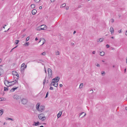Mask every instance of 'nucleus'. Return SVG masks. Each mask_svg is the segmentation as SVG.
Wrapping results in <instances>:
<instances>
[{
    "label": "nucleus",
    "instance_id": "1",
    "mask_svg": "<svg viewBox=\"0 0 127 127\" xmlns=\"http://www.w3.org/2000/svg\"><path fill=\"white\" fill-rule=\"evenodd\" d=\"M38 117L39 119L42 121H44L46 119V117L44 116V115L43 113L38 114Z\"/></svg>",
    "mask_w": 127,
    "mask_h": 127
},
{
    "label": "nucleus",
    "instance_id": "2",
    "mask_svg": "<svg viewBox=\"0 0 127 127\" xmlns=\"http://www.w3.org/2000/svg\"><path fill=\"white\" fill-rule=\"evenodd\" d=\"M60 79L59 77L57 76L56 77L54 78L52 80V82H58Z\"/></svg>",
    "mask_w": 127,
    "mask_h": 127
},
{
    "label": "nucleus",
    "instance_id": "3",
    "mask_svg": "<svg viewBox=\"0 0 127 127\" xmlns=\"http://www.w3.org/2000/svg\"><path fill=\"white\" fill-rule=\"evenodd\" d=\"M44 106H43L41 105L40 106L39 109H38L37 110L39 111L40 112H42L44 110Z\"/></svg>",
    "mask_w": 127,
    "mask_h": 127
},
{
    "label": "nucleus",
    "instance_id": "4",
    "mask_svg": "<svg viewBox=\"0 0 127 127\" xmlns=\"http://www.w3.org/2000/svg\"><path fill=\"white\" fill-rule=\"evenodd\" d=\"M48 76L49 77H51L52 74V71L50 68H48Z\"/></svg>",
    "mask_w": 127,
    "mask_h": 127
},
{
    "label": "nucleus",
    "instance_id": "5",
    "mask_svg": "<svg viewBox=\"0 0 127 127\" xmlns=\"http://www.w3.org/2000/svg\"><path fill=\"white\" fill-rule=\"evenodd\" d=\"M13 82H9L7 80H5L4 81V84L7 87H9V86L8 85L9 83H12Z\"/></svg>",
    "mask_w": 127,
    "mask_h": 127
},
{
    "label": "nucleus",
    "instance_id": "6",
    "mask_svg": "<svg viewBox=\"0 0 127 127\" xmlns=\"http://www.w3.org/2000/svg\"><path fill=\"white\" fill-rule=\"evenodd\" d=\"M21 102L23 104H25L27 103V100L26 99L23 98L21 100Z\"/></svg>",
    "mask_w": 127,
    "mask_h": 127
},
{
    "label": "nucleus",
    "instance_id": "7",
    "mask_svg": "<svg viewBox=\"0 0 127 127\" xmlns=\"http://www.w3.org/2000/svg\"><path fill=\"white\" fill-rule=\"evenodd\" d=\"M41 29L43 30H45L47 29L46 26L44 25H43L41 26Z\"/></svg>",
    "mask_w": 127,
    "mask_h": 127
},
{
    "label": "nucleus",
    "instance_id": "8",
    "mask_svg": "<svg viewBox=\"0 0 127 127\" xmlns=\"http://www.w3.org/2000/svg\"><path fill=\"white\" fill-rule=\"evenodd\" d=\"M13 97L14 99L16 100L18 99L20 97L19 96L17 95H15L13 96Z\"/></svg>",
    "mask_w": 127,
    "mask_h": 127
},
{
    "label": "nucleus",
    "instance_id": "9",
    "mask_svg": "<svg viewBox=\"0 0 127 127\" xmlns=\"http://www.w3.org/2000/svg\"><path fill=\"white\" fill-rule=\"evenodd\" d=\"M51 85H53L55 87H57L58 85V83L57 82H51Z\"/></svg>",
    "mask_w": 127,
    "mask_h": 127
},
{
    "label": "nucleus",
    "instance_id": "10",
    "mask_svg": "<svg viewBox=\"0 0 127 127\" xmlns=\"http://www.w3.org/2000/svg\"><path fill=\"white\" fill-rule=\"evenodd\" d=\"M110 31L111 32V34H113L114 33V29L113 27H111L110 30Z\"/></svg>",
    "mask_w": 127,
    "mask_h": 127
},
{
    "label": "nucleus",
    "instance_id": "11",
    "mask_svg": "<svg viewBox=\"0 0 127 127\" xmlns=\"http://www.w3.org/2000/svg\"><path fill=\"white\" fill-rule=\"evenodd\" d=\"M36 12V10L35 9H33L32 11V13L33 15L35 14Z\"/></svg>",
    "mask_w": 127,
    "mask_h": 127
},
{
    "label": "nucleus",
    "instance_id": "12",
    "mask_svg": "<svg viewBox=\"0 0 127 127\" xmlns=\"http://www.w3.org/2000/svg\"><path fill=\"white\" fill-rule=\"evenodd\" d=\"M18 87H16L15 88H13L12 89L10 90V92H12L14 91L15 90L17 89L18 88Z\"/></svg>",
    "mask_w": 127,
    "mask_h": 127
},
{
    "label": "nucleus",
    "instance_id": "13",
    "mask_svg": "<svg viewBox=\"0 0 127 127\" xmlns=\"http://www.w3.org/2000/svg\"><path fill=\"white\" fill-rule=\"evenodd\" d=\"M104 39L103 38H100L99 39L97 40V41L98 42H102L103 41Z\"/></svg>",
    "mask_w": 127,
    "mask_h": 127
},
{
    "label": "nucleus",
    "instance_id": "14",
    "mask_svg": "<svg viewBox=\"0 0 127 127\" xmlns=\"http://www.w3.org/2000/svg\"><path fill=\"white\" fill-rule=\"evenodd\" d=\"M3 73V69L1 68H0V76Z\"/></svg>",
    "mask_w": 127,
    "mask_h": 127
},
{
    "label": "nucleus",
    "instance_id": "15",
    "mask_svg": "<svg viewBox=\"0 0 127 127\" xmlns=\"http://www.w3.org/2000/svg\"><path fill=\"white\" fill-rule=\"evenodd\" d=\"M40 104L39 103H38L36 105V109L37 110H38V109H39L40 106Z\"/></svg>",
    "mask_w": 127,
    "mask_h": 127
},
{
    "label": "nucleus",
    "instance_id": "16",
    "mask_svg": "<svg viewBox=\"0 0 127 127\" xmlns=\"http://www.w3.org/2000/svg\"><path fill=\"white\" fill-rule=\"evenodd\" d=\"M62 114V112H59V113L57 115V116L58 118L59 117H60L61 116Z\"/></svg>",
    "mask_w": 127,
    "mask_h": 127
},
{
    "label": "nucleus",
    "instance_id": "17",
    "mask_svg": "<svg viewBox=\"0 0 127 127\" xmlns=\"http://www.w3.org/2000/svg\"><path fill=\"white\" fill-rule=\"evenodd\" d=\"M3 111L2 110H0V116H1L3 113Z\"/></svg>",
    "mask_w": 127,
    "mask_h": 127
},
{
    "label": "nucleus",
    "instance_id": "18",
    "mask_svg": "<svg viewBox=\"0 0 127 127\" xmlns=\"http://www.w3.org/2000/svg\"><path fill=\"white\" fill-rule=\"evenodd\" d=\"M105 54V53L104 52H100V55L102 56H103Z\"/></svg>",
    "mask_w": 127,
    "mask_h": 127
},
{
    "label": "nucleus",
    "instance_id": "19",
    "mask_svg": "<svg viewBox=\"0 0 127 127\" xmlns=\"http://www.w3.org/2000/svg\"><path fill=\"white\" fill-rule=\"evenodd\" d=\"M34 123L35 124V125L33 124V126L34 125V126H36L38 125L39 124V122L38 121L37 122H34Z\"/></svg>",
    "mask_w": 127,
    "mask_h": 127
},
{
    "label": "nucleus",
    "instance_id": "20",
    "mask_svg": "<svg viewBox=\"0 0 127 127\" xmlns=\"http://www.w3.org/2000/svg\"><path fill=\"white\" fill-rule=\"evenodd\" d=\"M12 74H13V75H17V72L16 71H13L12 72Z\"/></svg>",
    "mask_w": 127,
    "mask_h": 127
},
{
    "label": "nucleus",
    "instance_id": "21",
    "mask_svg": "<svg viewBox=\"0 0 127 127\" xmlns=\"http://www.w3.org/2000/svg\"><path fill=\"white\" fill-rule=\"evenodd\" d=\"M4 91H8V87H4Z\"/></svg>",
    "mask_w": 127,
    "mask_h": 127
},
{
    "label": "nucleus",
    "instance_id": "22",
    "mask_svg": "<svg viewBox=\"0 0 127 127\" xmlns=\"http://www.w3.org/2000/svg\"><path fill=\"white\" fill-rule=\"evenodd\" d=\"M101 75L102 76H104L105 74V72L103 71H102L101 72Z\"/></svg>",
    "mask_w": 127,
    "mask_h": 127
},
{
    "label": "nucleus",
    "instance_id": "23",
    "mask_svg": "<svg viewBox=\"0 0 127 127\" xmlns=\"http://www.w3.org/2000/svg\"><path fill=\"white\" fill-rule=\"evenodd\" d=\"M29 45V42H26L24 45L26 46H28Z\"/></svg>",
    "mask_w": 127,
    "mask_h": 127
},
{
    "label": "nucleus",
    "instance_id": "24",
    "mask_svg": "<svg viewBox=\"0 0 127 127\" xmlns=\"http://www.w3.org/2000/svg\"><path fill=\"white\" fill-rule=\"evenodd\" d=\"M35 5L34 4H32L31 5V7L32 8H33L35 7Z\"/></svg>",
    "mask_w": 127,
    "mask_h": 127
},
{
    "label": "nucleus",
    "instance_id": "25",
    "mask_svg": "<svg viewBox=\"0 0 127 127\" xmlns=\"http://www.w3.org/2000/svg\"><path fill=\"white\" fill-rule=\"evenodd\" d=\"M6 120H11V121H12L13 120V119L11 118H8V117L6 118Z\"/></svg>",
    "mask_w": 127,
    "mask_h": 127
},
{
    "label": "nucleus",
    "instance_id": "26",
    "mask_svg": "<svg viewBox=\"0 0 127 127\" xmlns=\"http://www.w3.org/2000/svg\"><path fill=\"white\" fill-rule=\"evenodd\" d=\"M85 113V114L84 116H82V117H84L86 115V114L85 113H84V112H82L80 113V116L81 115H82V114H84Z\"/></svg>",
    "mask_w": 127,
    "mask_h": 127
},
{
    "label": "nucleus",
    "instance_id": "27",
    "mask_svg": "<svg viewBox=\"0 0 127 127\" xmlns=\"http://www.w3.org/2000/svg\"><path fill=\"white\" fill-rule=\"evenodd\" d=\"M83 86V83H81L80 85L79 88H82Z\"/></svg>",
    "mask_w": 127,
    "mask_h": 127
},
{
    "label": "nucleus",
    "instance_id": "28",
    "mask_svg": "<svg viewBox=\"0 0 127 127\" xmlns=\"http://www.w3.org/2000/svg\"><path fill=\"white\" fill-rule=\"evenodd\" d=\"M41 26H39V27L37 28V30L38 31H40V30H42L41 29Z\"/></svg>",
    "mask_w": 127,
    "mask_h": 127
},
{
    "label": "nucleus",
    "instance_id": "29",
    "mask_svg": "<svg viewBox=\"0 0 127 127\" xmlns=\"http://www.w3.org/2000/svg\"><path fill=\"white\" fill-rule=\"evenodd\" d=\"M19 41V40H16V42L15 43V44L16 45L17 44H18V43Z\"/></svg>",
    "mask_w": 127,
    "mask_h": 127
},
{
    "label": "nucleus",
    "instance_id": "30",
    "mask_svg": "<svg viewBox=\"0 0 127 127\" xmlns=\"http://www.w3.org/2000/svg\"><path fill=\"white\" fill-rule=\"evenodd\" d=\"M56 55H59L60 54V52L59 51H57L56 52Z\"/></svg>",
    "mask_w": 127,
    "mask_h": 127
},
{
    "label": "nucleus",
    "instance_id": "31",
    "mask_svg": "<svg viewBox=\"0 0 127 127\" xmlns=\"http://www.w3.org/2000/svg\"><path fill=\"white\" fill-rule=\"evenodd\" d=\"M25 69L24 68V67H23L22 68H21V71L22 72Z\"/></svg>",
    "mask_w": 127,
    "mask_h": 127
},
{
    "label": "nucleus",
    "instance_id": "32",
    "mask_svg": "<svg viewBox=\"0 0 127 127\" xmlns=\"http://www.w3.org/2000/svg\"><path fill=\"white\" fill-rule=\"evenodd\" d=\"M66 4L65 3H64L62 4V5L61 6V7L62 8L63 7H64L65 6Z\"/></svg>",
    "mask_w": 127,
    "mask_h": 127
},
{
    "label": "nucleus",
    "instance_id": "33",
    "mask_svg": "<svg viewBox=\"0 0 127 127\" xmlns=\"http://www.w3.org/2000/svg\"><path fill=\"white\" fill-rule=\"evenodd\" d=\"M40 0H34V1L36 3L38 2Z\"/></svg>",
    "mask_w": 127,
    "mask_h": 127
},
{
    "label": "nucleus",
    "instance_id": "34",
    "mask_svg": "<svg viewBox=\"0 0 127 127\" xmlns=\"http://www.w3.org/2000/svg\"><path fill=\"white\" fill-rule=\"evenodd\" d=\"M25 65V64L24 63H23V64H22L21 65V68H22L23 67H24V65Z\"/></svg>",
    "mask_w": 127,
    "mask_h": 127
},
{
    "label": "nucleus",
    "instance_id": "35",
    "mask_svg": "<svg viewBox=\"0 0 127 127\" xmlns=\"http://www.w3.org/2000/svg\"><path fill=\"white\" fill-rule=\"evenodd\" d=\"M18 46V45H17V46H16L15 47L13 48H12V49H11V50L10 51V52H12L13 49H15V48H16Z\"/></svg>",
    "mask_w": 127,
    "mask_h": 127
},
{
    "label": "nucleus",
    "instance_id": "36",
    "mask_svg": "<svg viewBox=\"0 0 127 127\" xmlns=\"http://www.w3.org/2000/svg\"><path fill=\"white\" fill-rule=\"evenodd\" d=\"M46 54V53L45 52H44L41 53V55H45Z\"/></svg>",
    "mask_w": 127,
    "mask_h": 127
},
{
    "label": "nucleus",
    "instance_id": "37",
    "mask_svg": "<svg viewBox=\"0 0 127 127\" xmlns=\"http://www.w3.org/2000/svg\"><path fill=\"white\" fill-rule=\"evenodd\" d=\"M29 37H28L26 39V41H28L29 40Z\"/></svg>",
    "mask_w": 127,
    "mask_h": 127
},
{
    "label": "nucleus",
    "instance_id": "38",
    "mask_svg": "<svg viewBox=\"0 0 127 127\" xmlns=\"http://www.w3.org/2000/svg\"><path fill=\"white\" fill-rule=\"evenodd\" d=\"M48 92L46 94V96L45 97V98L47 97L48 96Z\"/></svg>",
    "mask_w": 127,
    "mask_h": 127
},
{
    "label": "nucleus",
    "instance_id": "39",
    "mask_svg": "<svg viewBox=\"0 0 127 127\" xmlns=\"http://www.w3.org/2000/svg\"><path fill=\"white\" fill-rule=\"evenodd\" d=\"M44 40V38H40V41H39V43L40 42H41V40Z\"/></svg>",
    "mask_w": 127,
    "mask_h": 127
},
{
    "label": "nucleus",
    "instance_id": "40",
    "mask_svg": "<svg viewBox=\"0 0 127 127\" xmlns=\"http://www.w3.org/2000/svg\"><path fill=\"white\" fill-rule=\"evenodd\" d=\"M44 40V41L43 42V44L41 45H42L44 43L46 42V40Z\"/></svg>",
    "mask_w": 127,
    "mask_h": 127
},
{
    "label": "nucleus",
    "instance_id": "41",
    "mask_svg": "<svg viewBox=\"0 0 127 127\" xmlns=\"http://www.w3.org/2000/svg\"><path fill=\"white\" fill-rule=\"evenodd\" d=\"M90 91L91 92V93H93V90H90Z\"/></svg>",
    "mask_w": 127,
    "mask_h": 127
},
{
    "label": "nucleus",
    "instance_id": "42",
    "mask_svg": "<svg viewBox=\"0 0 127 127\" xmlns=\"http://www.w3.org/2000/svg\"><path fill=\"white\" fill-rule=\"evenodd\" d=\"M106 47L107 48H108L109 47V45L108 44H107Z\"/></svg>",
    "mask_w": 127,
    "mask_h": 127
},
{
    "label": "nucleus",
    "instance_id": "43",
    "mask_svg": "<svg viewBox=\"0 0 127 127\" xmlns=\"http://www.w3.org/2000/svg\"><path fill=\"white\" fill-rule=\"evenodd\" d=\"M95 65L96 66H98V67H100V65L98 64H95Z\"/></svg>",
    "mask_w": 127,
    "mask_h": 127
},
{
    "label": "nucleus",
    "instance_id": "44",
    "mask_svg": "<svg viewBox=\"0 0 127 127\" xmlns=\"http://www.w3.org/2000/svg\"><path fill=\"white\" fill-rule=\"evenodd\" d=\"M45 81H46L44 79V81L43 82V84L44 85V84H45Z\"/></svg>",
    "mask_w": 127,
    "mask_h": 127
},
{
    "label": "nucleus",
    "instance_id": "45",
    "mask_svg": "<svg viewBox=\"0 0 127 127\" xmlns=\"http://www.w3.org/2000/svg\"><path fill=\"white\" fill-rule=\"evenodd\" d=\"M50 90H53V88L52 87H51L50 88Z\"/></svg>",
    "mask_w": 127,
    "mask_h": 127
},
{
    "label": "nucleus",
    "instance_id": "46",
    "mask_svg": "<svg viewBox=\"0 0 127 127\" xmlns=\"http://www.w3.org/2000/svg\"><path fill=\"white\" fill-rule=\"evenodd\" d=\"M12 85V84H10V83H9V84L8 85L9 86H9H11Z\"/></svg>",
    "mask_w": 127,
    "mask_h": 127
},
{
    "label": "nucleus",
    "instance_id": "47",
    "mask_svg": "<svg viewBox=\"0 0 127 127\" xmlns=\"http://www.w3.org/2000/svg\"><path fill=\"white\" fill-rule=\"evenodd\" d=\"M111 20H112V21H111V22H112V23H113V22H114V19H111Z\"/></svg>",
    "mask_w": 127,
    "mask_h": 127
},
{
    "label": "nucleus",
    "instance_id": "48",
    "mask_svg": "<svg viewBox=\"0 0 127 127\" xmlns=\"http://www.w3.org/2000/svg\"><path fill=\"white\" fill-rule=\"evenodd\" d=\"M55 0H51V1L52 2H53L55 1Z\"/></svg>",
    "mask_w": 127,
    "mask_h": 127
},
{
    "label": "nucleus",
    "instance_id": "49",
    "mask_svg": "<svg viewBox=\"0 0 127 127\" xmlns=\"http://www.w3.org/2000/svg\"><path fill=\"white\" fill-rule=\"evenodd\" d=\"M13 82H15L14 83H15L17 81L16 80H14V81Z\"/></svg>",
    "mask_w": 127,
    "mask_h": 127
},
{
    "label": "nucleus",
    "instance_id": "50",
    "mask_svg": "<svg viewBox=\"0 0 127 127\" xmlns=\"http://www.w3.org/2000/svg\"><path fill=\"white\" fill-rule=\"evenodd\" d=\"M16 75L17 76V77H19V74H18V73H17V75Z\"/></svg>",
    "mask_w": 127,
    "mask_h": 127
},
{
    "label": "nucleus",
    "instance_id": "51",
    "mask_svg": "<svg viewBox=\"0 0 127 127\" xmlns=\"http://www.w3.org/2000/svg\"><path fill=\"white\" fill-rule=\"evenodd\" d=\"M42 8V7L41 6H40L39 7V9H41Z\"/></svg>",
    "mask_w": 127,
    "mask_h": 127
},
{
    "label": "nucleus",
    "instance_id": "52",
    "mask_svg": "<svg viewBox=\"0 0 127 127\" xmlns=\"http://www.w3.org/2000/svg\"><path fill=\"white\" fill-rule=\"evenodd\" d=\"M95 51H94L92 53L93 54H95Z\"/></svg>",
    "mask_w": 127,
    "mask_h": 127
},
{
    "label": "nucleus",
    "instance_id": "53",
    "mask_svg": "<svg viewBox=\"0 0 127 127\" xmlns=\"http://www.w3.org/2000/svg\"><path fill=\"white\" fill-rule=\"evenodd\" d=\"M25 66L24 67V68L25 69H26L27 67V65H24Z\"/></svg>",
    "mask_w": 127,
    "mask_h": 127
},
{
    "label": "nucleus",
    "instance_id": "54",
    "mask_svg": "<svg viewBox=\"0 0 127 127\" xmlns=\"http://www.w3.org/2000/svg\"><path fill=\"white\" fill-rule=\"evenodd\" d=\"M60 87H62L63 85L62 84H60Z\"/></svg>",
    "mask_w": 127,
    "mask_h": 127
},
{
    "label": "nucleus",
    "instance_id": "55",
    "mask_svg": "<svg viewBox=\"0 0 127 127\" xmlns=\"http://www.w3.org/2000/svg\"><path fill=\"white\" fill-rule=\"evenodd\" d=\"M125 33L126 35L127 36V30L126 31V32Z\"/></svg>",
    "mask_w": 127,
    "mask_h": 127
},
{
    "label": "nucleus",
    "instance_id": "56",
    "mask_svg": "<svg viewBox=\"0 0 127 127\" xmlns=\"http://www.w3.org/2000/svg\"><path fill=\"white\" fill-rule=\"evenodd\" d=\"M68 8H69V7H67L66 8V10H68Z\"/></svg>",
    "mask_w": 127,
    "mask_h": 127
},
{
    "label": "nucleus",
    "instance_id": "57",
    "mask_svg": "<svg viewBox=\"0 0 127 127\" xmlns=\"http://www.w3.org/2000/svg\"><path fill=\"white\" fill-rule=\"evenodd\" d=\"M2 59H0V63H1L2 61Z\"/></svg>",
    "mask_w": 127,
    "mask_h": 127
},
{
    "label": "nucleus",
    "instance_id": "58",
    "mask_svg": "<svg viewBox=\"0 0 127 127\" xmlns=\"http://www.w3.org/2000/svg\"><path fill=\"white\" fill-rule=\"evenodd\" d=\"M38 39L37 38V37L35 39V40H36V41H37V40Z\"/></svg>",
    "mask_w": 127,
    "mask_h": 127
},
{
    "label": "nucleus",
    "instance_id": "59",
    "mask_svg": "<svg viewBox=\"0 0 127 127\" xmlns=\"http://www.w3.org/2000/svg\"><path fill=\"white\" fill-rule=\"evenodd\" d=\"M76 31H74V32H73V34H74L75 33H76Z\"/></svg>",
    "mask_w": 127,
    "mask_h": 127
},
{
    "label": "nucleus",
    "instance_id": "60",
    "mask_svg": "<svg viewBox=\"0 0 127 127\" xmlns=\"http://www.w3.org/2000/svg\"><path fill=\"white\" fill-rule=\"evenodd\" d=\"M2 98H0V101H1L2 100Z\"/></svg>",
    "mask_w": 127,
    "mask_h": 127
},
{
    "label": "nucleus",
    "instance_id": "61",
    "mask_svg": "<svg viewBox=\"0 0 127 127\" xmlns=\"http://www.w3.org/2000/svg\"><path fill=\"white\" fill-rule=\"evenodd\" d=\"M121 30H120L119 31V33H120L121 32Z\"/></svg>",
    "mask_w": 127,
    "mask_h": 127
},
{
    "label": "nucleus",
    "instance_id": "62",
    "mask_svg": "<svg viewBox=\"0 0 127 127\" xmlns=\"http://www.w3.org/2000/svg\"><path fill=\"white\" fill-rule=\"evenodd\" d=\"M126 63L127 64V57L126 58Z\"/></svg>",
    "mask_w": 127,
    "mask_h": 127
},
{
    "label": "nucleus",
    "instance_id": "63",
    "mask_svg": "<svg viewBox=\"0 0 127 127\" xmlns=\"http://www.w3.org/2000/svg\"><path fill=\"white\" fill-rule=\"evenodd\" d=\"M74 44V43H71V45H73Z\"/></svg>",
    "mask_w": 127,
    "mask_h": 127
},
{
    "label": "nucleus",
    "instance_id": "64",
    "mask_svg": "<svg viewBox=\"0 0 127 127\" xmlns=\"http://www.w3.org/2000/svg\"><path fill=\"white\" fill-rule=\"evenodd\" d=\"M119 17H121V15L120 14H119Z\"/></svg>",
    "mask_w": 127,
    "mask_h": 127
}]
</instances>
